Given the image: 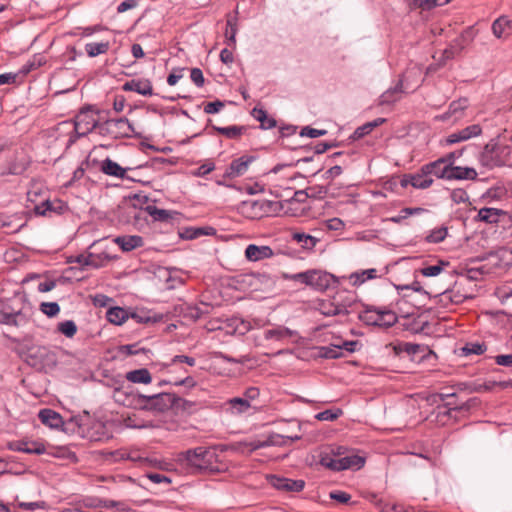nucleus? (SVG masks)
Returning a JSON list of instances; mask_svg holds the SVG:
<instances>
[{
    "label": "nucleus",
    "instance_id": "obj_1",
    "mask_svg": "<svg viewBox=\"0 0 512 512\" xmlns=\"http://www.w3.org/2000/svg\"><path fill=\"white\" fill-rule=\"evenodd\" d=\"M31 314V304L22 294L0 299V324L23 327L28 323Z\"/></svg>",
    "mask_w": 512,
    "mask_h": 512
},
{
    "label": "nucleus",
    "instance_id": "obj_2",
    "mask_svg": "<svg viewBox=\"0 0 512 512\" xmlns=\"http://www.w3.org/2000/svg\"><path fill=\"white\" fill-rule=\"evenodd\" d=\"M279 203L268 199H248L241 201L237 211L248 219H261L275 212Z\"/></svg>",
    "mask_w": 512,
    "mask_h": 512
},
{
    "label": "nucleus",
    "instance_id": "obj_3",
    "mask_svg": "<svg viewBox=\"0 0 512 512\" xmlns=\"http://www.w3.org/2000/svg\"><path fill=\"white\" fill-rule=\"evenodd\" d=\"M319 464L334 472H339L347 469L359 470L364 466L365 458L359 455L333 458L328 453H321Z\"/></svg>",
    "mask_w": 512,
    "mask_h": 512
},
{
    "label": "nucleus",
    "instance_id": "obj_4",
    "mask_svg": "<svg viewBox=\"0 0 512 512\" xmlns=\"http://www.w3.org/2000/svg\"><path fill=\"white\" fill-rule=\"evenodd\" d=\"M293 279L317 291H325L337 282L335 276L321 270H309L293 275Z\"/></svg>",
    "mask_w": 512,
    "mask_h": 512
},
{
    "label": "nucleus",
    "instance_id": "obj_5",
    "mask_svg": "<svg viewBox=\"0 0 512 512\" xmlns=\"http://www.w3.org/2000/svg\"><path fill=\"white\" fill-rule=\"evenodd\" d=\"M133 399H160V412H165L173 408L189 410L194 405L193 402L181 398L175 393L168 392H160L152 395L137 393L133 396Z\"/></svg>",
    "mask_w": 512,
    "mask_h": 512
},
{
    "label": "nucleus",
    "instance_id": "obj_6",
    "mask_svg": "<svg viewBox=\"0 0 512 512\" xmlns=\"http://www.w3.org/2000/svg\"><path fill=\"white\" fill-rule=\"evenodd\" d=\"M215 450H186L185 459L196 469L215 471L218 470V456Z\"/></svg>",
    "mask_w": 512,
    "mask_h": 512
},
{
    "label": "nucleus",
    "instance_id": "obj_7",
    "mask_svg": "<svg viewBox=\"0 0 512 512\" xmlns=\"http://www.w3.org/2000/svg\"><path fill=\"white\" fill-rule=\"evenodd\" d=\"M479 163L488 169L501 167L505 161L501 157V147L496 139H491L478 156Z\"/></svg>",
    "mask_w": 512,
    "mask_h": 512
},
{
    "label": "nucleus",
    "instance_id": "obj_8",
    "mask_svg": "<svg viewBox=\"0 0 512 512\" xmlns=\"http://www.w3.org/2000/svg\"><path fill=\"white\" fill-rule=\"evenodd\" d=\"M74 130H81L80 135H88L98 125V120L93 116V111L90 106L82 108L76 115L74 121Z\"/></svg>",
    "mask_w": 512,
    "mask_h": 512
},
{
    "label": "nucleus",
    "instance_id": "obj_9",
    "mask_svg": "<svg viewBox=\"0 0 512 512\" xmlns=\"http://www.w3.org/2000/svg\"><path fill=\"white\" fill-rule=\"evenodd\" d=\"M33 209L37 215L51 217L53 214H64L69 209V207L67 203L60 199L49 200L44 198L40 200L39 204H36Z\"/></svg>",
    "mask_w": 512,
    "mask_h": 512
},
{
    "label": "nucleus",
    "instance_id": "obj_10",
    "mask_svg": "<svg viewBox=\"0 0 512 512\" xmlns=\"http://www.w3.org/2000/svg\"><path fill=\"white\" fill-rule=\"evenodd\" d=\"M267 480L273 488L282 492H301L305 487V481L302 479H290L277 475H270L267 477Z\"/></svg>",
    "mask_w": 512,
    "mask_h": 512
},
{
    "label": "nucleus",
    "instance_id": "obj_11",
    "mask_svg": "<svg viewBox=\"0 0 512 512\" xmlns=\"http://www.w3.org/2000/svg\"><path fill=\"white\" fill-rule=\"evenodd\" d=\"M113 129V139L141 138L142 134L135 130L133 124L126 118L110 119Z\"/></svg>",
    "mask_w": 512,
    "mask_h": 512
},
{
    "label": "nucleus",
    "instance_id": "obj_12",
    "mask_svg": "<svg viewBox=\"0 0 512 512\" xmlns=\"http://www.w3.org/2000/svg\"><path fill=\"white\" fill-rule=\"evenodd\" d=\"M333 297L339 310V315H348L354 312L359 304L356 295L350 291H339Z\"/></svg>",
    "mask_w": 512,
    "mask_h": 512
},
{
    "label": "nucleus",
    "instance_id": "obj_13",
    "mask_svg": "<svg viewBox=\"0 0 512 512\" xmlns=\"http://www.w3.org/2000/svg\"><path fill=\"white\" fill-rule=\"evenodd\" d=\"M254 160L255 157L250 155H243L234 159L226 168L223 177L233 179L244 175L248 171L249 165Z\"/></svg>",
    "mask_w": 512,
    "mask_h": 512
},
{
    "label": "nucleus",
    "instance_id": "obj_14",
    "mask_svg": "<svg viewBox=\"0 0 512 512\" xmlns=\"http://www.w3.org/2000/svg\"><path fill=\"white\" fill-rule=\"evenodd\" d=\"M482 259L490 260L496 268L503 269L512 266V249L500 247L494 251H490Z\"/></svg>",
    "mask_w": 512,
    "mask_h": 512
},
{
    "label": "nucleus",
    "instance_id": "obj_15",
    "mask_svg": "<svg viewBox=\"0 0 512 512\" xmlns=\"http://www.w3.org/2000/svg\"><path fill=\"white\" fill-rule=\"evenodd\" d=\"M144 210L157 222L174 223L179 221L182 216L178 211L161 209L155 205H147Z\"/></svg>",
    "mask_w": 512,
    "mask_h": 512
},
{
    "label": "nucleus",
    "instance_id": "obj_16",
    "mask_svg": "<svg viewBox=\"0 0 512 512\" xmlns=\"http://www.w3.org/2000/svg\"><path fill=\"white\" fill-rule=\"evenodd\" d=\"M139 450H107V452L103 453V457L108 462H117L121 460H131V461H139V462H147L149 459L147 457H142L136 455Z\"/></svg>",
    "mask_w": 512,
    "mask_h": 512
},
{
    "label": "nucleus",
    "instance_id": "obj_17",
    "mask_svg": "<svg viewBox=\"0 0 512 512\" xmlns=\"http://www.w3.org/2000/svg\"><path fill=\"white\" fill-rule=\"evenodd\" d=\"M123 91H133L142 96H152L153 87L149 79L139 78L131 79L122 85Z\"/></svg>",
    "mask_w": 512,
    "mask_h": 512
},
{
    "label": "nucleus",
    "instance_id": "obj_18",
    "mask_svg": "<svg viewBox=\"0 0 512 512\" xmlns=\"http://www.w3.org/2000/svg\"><path fill=\"white\" fill-rule=\"evenodd\" d=\"M128 170H131V168H124L110 158H106L101 162V171L104 174L120 179L134 181V178L126 175Z\"/></svg>",
    "mask_w": 512,
    "mask_h": 512
},
{
    "label": "nucleus",
    "instance_id": "obj_19",
    "mask_svg": "<svg viewBox=\"0 0 512 512\" xmlns=\"http://www.w3.org/2000/svg\"><path fill=\"white\" fill-rule=\"evenodd\" d=\"M26 453H35L38 455L48 454L61 461V464L75 463L78 458L72 450H22Z\"/></svg>",
    "mask_w": 512,
    "mask_h": 512
},
{
    "label": "nucleus",
    "instance_id": "obj_20",
    "mask_svg": "<svg viewBox=\"0 0 512 512\" xmlns=\"http://www.w3.org/2000/svg\"><path fill=\"white\" fill-rule=\"evenodd\" d=\"M273 255L274 252L272 248L266 245L257 246L255 244H249L245 249L246 258L253 262L271 258Z\"/></svg>",
    "mask_w": 512,
    "mask_h": 512
},
{
    "label": "nucleus",
    "instance_id": "obj_21",
    "mask_svg": "<svg viewBox=\"0 0 512 512\" xmlns=\"http://www.w3.org/2000/svg\"><path fill=\"white\" fill-rule=\"evenodd\" d=\"M301 438L300 435H281L270 434L254 448H264L266 446H284Z\"/></svg>",
    "mask_w": 512,
    "mask_h": 512
},
{
    "label": "nucleus",
    "instance_id": "obj_22",
    "mask_svg": "<svg viewBox=\"0 0 512 512\" xmlns=\"http://www.w3.org/2000/svg\"><path fill=\"white\" fill-rule=\"evenodd\" d=\"M40 421L51 429H60L63 424V417L61 414L50 408H43L38 413Z\"/></svg>",
    "mask_w": 512,
    "mask_h": 512
},
{
    "label": "nucleus",
    "instance_id": "obj_23",
    "mask_svg": "<svg viewBox=\"0 0 512 512\" xmlns=\"http://www.w3.org/2000/svg\"><path fill=\"white\" fill-rule=\"evenodd\" d=\"M114 242L122 249L124 252H130L136 248L142 247L144 244V240L139 235H123L118 236L114 239Z\"/></svg>",
    "mask_w": 512,
    "mask_h": 512
},
{
    "label": "nucleus",
    "instance_id": "obj_24",
    "mask_svg": "<svg viewBox=\"0 0 512 512\" xmlns=\"http://www.w3.org/2000/svg\"><path fill=\"white\" fill-rule=\"evenodd\" d=\"M425 170H427L429 176L434 175L438 179L448 180L450 166H447L443 159L438 158L435 161L429 162L424 165Z\"/></svg>",
    "mask_w": 512,
    "mask_h": 512
},
{
    "label": "nucleus",
    "instance_id": "obj_25",
    "mask_svg": "<svg viewBox=\"0 0 512 512\" xmlns=\"http://www.w3.org/2000/svg\"><path fill=\"white\" fill-rule=\"evenodd\" d=\"M456 396V393H441L439 394V398L441 401L445 402L443 406H438L439 409H443V411H440V414L443 415H451L453 411H460V410H468L469 405L468 404H456L454 401H446L447 399L454 398Z\"/></svg>",
    "mask_w": 512,
    "mask_h": 512
},
{
    "label": "nucleus",
    "instance_id": "obj_26",
    "mask_svg": "<svg viewBox=\"0 0 512 512\" xmlns=\"http://www.w3.org/2000/svg\"><path fill=\"white\" fill-rule=\"evenodd\" d=\"M448 180H475L477 171L472 167L455 166L450 167Z\"/></svg>",
    "mask_w": 512,
    "mask_h": 512
},
{
    "label": "nucleus",
    "instance_id": "obj_27",
    "mask_svg": "<svg viewBox=\"0 0 512 512\" xmlns=\"http://www.w3.org/2000/svg\"><path fill=\"white\" fill-rule=\"evenodd\" d=\"M433 183V179L429 176L425 166L415 174H410V185L416 189H426Z\"/></svg>",
    "mask_w": 512,
    "mask_h": 512
},
{
    "label": "nucleus",
    "instance_id": "obj_28",
    "mask_svg": "<svg viewBox=\"0 0 512 512\" xmlns=\"http://www.w3.org/2000/svg\"><path fill=\"white\" fill-rule=\"evenodd\" d=\"M504 214L501 209L493 207H484L478 211L476 220L487 224H496L499 221V216Z\"/></svg>",
    "mask_w": 512,
    "mask_h": 512
},
{
    "label": "nucleus",
    "instance_id": "obj_29",
    "mask_svg": "<svg viewBox=\"0 0 512 512\" xmlns=\"http://www.w3.org/2000/svg\"><path fill=\"white\" fill-rule=\"evenodd\" d=\"M295 330H291L288 327L278 326L273 329H268L264 332V338L266 340L282 341L287 338H291L296 335Z\"/></svg>",
    "mask_w": 512,
    "mask_h": 512
},
{
    "label": "nucleus",
    "instance_id": "obj_30",
    "mask_svg": "<svg viewBox=\"0 0 512 512\" xmlns=\"http://www.w3.org/2000/svg\"><path fill=\"white\" fill-rule=\"evenodd\" d=\"M217 230L212 226H205V227H189L184 229L183 232L180 233V237L182 239L186 240H192L195 239L201 235H207V236H214L216 235Z\"/></svg>",
    "mask_w": 512,
    "mask_h": 512
},
{
    "label": "nucleus",
    "instance_id": "obj_31",
    "mask_svg": "<svg viewBox=\"0 0 512 512\" xmlns=\"http://www.w3.org/2000/svg\"><path fill=\"white\" fill-rule=\"evenodd\" d=\"M60 430L67 435L84 437V429L80 425L79 419L76 417H70L67 420L63 419Z\"/></svg>",
    "mask_w": 512,
    "mask_h": 512
},
{
    "label": "nucleus",
    "instance_id": "obj_32",
    "mask_svg": "<svg viewBox=\"0 0 512 512\" xmlns=\"http://www.w3.org/2000/svg\"><path fill=\"white\" fill-rule=\"evenodd\" d=\"M385 122H386V119L381 118V117L376 118L373 121L367 122V123L357 127L355 129V131L353 132V134L351 135V138L353 140L361 139L364 136L370 134L374 128L382 125Z\"/></svg>",
    "mask_w": 512,
    "mask_h": 512
},
{
    "label": "nucleus",
    "instance_id": "obj_33",
    "mask_svg": "<svg viewBox=\"0 0 512 512\" xmlns=\"http://www.w3.org/2000/svg\"><path fill=\"white\" fill-rule=\"evenodd\" d=\"M378 277V271L375 268L353 272L349 279L354 286H360L367 280L376 279Z\"/></svg>",
    "mask_w": 512,
    "mask_h": 512
},
{
    "label": "nucleus",
    "instance_id": "obj_34",
    "mask_svg": "<svg viewBox=\"0 0 512 512\" xmlns=\"http://www.w3.org/2000/svg\"><path fill=\"white\" fill-rule=\"evenodd\" d=\"M126 379L132 383L149 384L152 376L147 368H140L127 372Z\"/></svg>",
    "mask_w": 512,
    "mask_h": 512
},
{
    "label": "nucleus",
    "instance_id": "obj_35",
    "mask_svg": "<svg viewBox=\"0 0 512 512\" xmlns=\"http://www.w3.org/2000/svg\"><path fill=\"white\" fill-rule=\"evenodd\" d=\"M106 318L112 324L121 325L129 318V312L119 306L111 307L107 310Z\"/></svg>",
    "mask_w": 512,
    "mask_h": 512
},
{
    "label": "nucleus",
    "instance_id": "obj_36",
    "mask_svg": "<svg viewBox=\"0 0 512 512\" xmlns=\"http://www.w3.org/2000/svg\"><path fill=\"white\" fill-rule=\"evenodd\" d=\"M317 310L326 317L339 316V310L337 309L334 297L319 300Z\"/></svg>",
    "mask_w": 512,
    "mask_h": 512
},
{
    "label": "nucleus",
    "instance_id": "obj_37",
    "mask_svg": "<svg viewBox=\"0 0 512 512\" xmlns=\"http://www.w3.org/2000/svg\"><path fill=\"white\" fill-rule=\"evenodd\" d=\"M318 355L324 359H337L344 356L342 348L337 344H330L318 348Z\"/></svg>",
    "mask_w": 512,
    "mask_h": 512
},
{
    "label": "nucleus",
    "instance_id": "obj_38",
    "mask_svg": "<svg viewBox=\"0 0 512 512\" xmlns=\"http://www.w3.org/2000/svg\"><path fill=\"white\" fill-rule=\"evenodd\" d=\"M426 212V209L421 207H405L400 210L399 214L388 218V220L395 224H400L402 221L407 219L409 216L420 215Z\"/></svg>",
    "mask_w": 512,
    "mask_h": 512
},
{
    "label": "nucleus",
    "instance_id": "obj_39",
    "mask_svg": "<svg viewBox=\"0 0 512 512\" xmlns=\"http://www.w3.org/2000/svg\"><path fill=\"white\" fill-rule=\"evenodd\" d=\"M376 326L389 328L395 325L398 321L397 315L391 310L379 311Z\"/></svg>",
    "mask_w": 512,
    "mask_h": 512
},
{
    "label": "nucleus",
    "instance_id": "obj_40",
    "mask_svg": "<svg viewBox=\"0 0 512 512\" xmlns=\"http://www.w3.org/2000/svg\"><path fill=\"white\" fill-rule=\"evenodd\" d=\"M129 318L135 320L136 323L147 324L160 321L162 316L157 314L151 316L149 311L141 310L129 313Z\"/></svg>",
    "mask_w": 512,
    "mask_h": 512
},
{
    "label": "nucleus",
    "instance_id": "obj_41",
    "mask_svg": "<svg viewBox=\"0 0 512 512\" xmlns=\"http://www.w3.org/2000/svg\"><path fill=\"white\" fill-rule=\"evenodd\" d=\"M110 48V43L105 42H90L85 45V51L91 58L96 57L100 54L106 53Z\"/></svg>",
    "mask_w": 512,
    "mask_h": 512
},
{
    "label": "nucleus",
    "instance_id": "obj_42",
    "mask_svg": "<svg viewBox=\"0 0 512 512\" xmlns=\"http://www.w3.org/2000/svg\"><path fill=\"white\" fill-rule=\"evenodd\" d=\"M292 238L296 242L300 243L304 249H313L319 242L318 238L301 232L293 233Z\"/></svg>",
    "mask_w": 512,
    "mask_h": 512
},
{
    "label": "nucleus",
    "instance_id": "obj_43",
    "mask_svg": "<svg viewBox=\"0 0 512 512\" xmlns=\"http://www.w3.org/2000/svg\"><path fill=\"white\" fill-rule=\"evenodd\" d=\"M328 189L324 186L315 185L307 188V190H298L295 195H305V197L313 199H323L327 194Z\"/></svg>",
    "mask_w": 512,
    "mask_h": 512
},
{
    "label": "nucleus",
    "instance_id": "obj_44",
    "mask_svg": "<svg viewBox=\"0 0 512 512\" xmlns=\"http://www.w3.org/2000/svg\"><path fill=\"white\" fill-rule=\"evenodd\" d=\"M448 235V228L446 226H441L438 228L432 229L425 237V241L427 243H441L445 240Z\"/></svg>",
    "mask_w": 512,
    "mask_h": 512
},
{
    "label": "nucleus",
    "instance_id": "obj_45",
    "mask_svg": "<svg viewBox=\"0 0 512 512\" xmlns=\"http://www.w3.org/2000/svg\"><path fill=\"white\" fill-rule=\"evenodd\" d=\"M467 106H468V101L466 98H461V99L452 101L448 107V111L446 113H444L441 116V118L443 120H446L452 115L463 112L467 108Z\"/></svg>",
    "mask_w": 512,
    "mask_h": 512
},
{
    "label": "nucleus",
    "instance_id": "obj_46",
    "mask_svg": "<svg viewBox=\"0 0 512 512\" xmlns=\"http://www.w3.org/2000/svg\"><path fill=\"white\" fill-rule=\"evenodd\" d=\"M213 129L218 132L219 134H222L226 136L229 139H235L239 137L244 131V126H238V125H232L227 127H219V126H213Z\"/></svg>",
    "mask_w": 512,
    "mask_h": 512
},
{
    "label": "nucleus",
    "instance_id": "obj_47",
    "mask_svg": "<svg viewBox=\"0 0 512 512\" xmlns=\"http://www.w3.org/2000/svg\"><path fill=\"white\" fill-rule=\"evenodd\" d=\"M487 350L485 343L468 342L461 348V354L468 355H481Z\"/></svg>",
    "mask_w": 512,
    "mask_h": 512
},
{
    "label": "nucleus",
    "instance_id": "obj_48",
    "mask_svg": "<svg viewBox=\"0 0 512 512\" xmlns=\"http://www.w3.org/2000/svg\"><path fill=\"white\" fill-rule=\"evenodd\" d=\"M448 265H449V262L444 261V260H439L438 264H436V265L421 268L420 273L424 277H436L443 271L444 267H446Z\"/></svg>",
    "mask_w": 512,
    "mask_h": 512
},
{
    "label": "nucleus",
    "instance_id": "obj_49",
    "mask_svg": "<svg viewBox=\"0 0 512 512\" xmlns=\"http://www.w3.org/2000/svg\"><path fill=\"white\" fill-rule=\"evenodd\" d=\"M231 409L237 414H242L248 411L251 407L250 403L247 402L243 397H234L228 401Z\"/></svg>",
    "mask_w": 512,
    "mask_h": 512
},
{
    "label": "nucleus",
    "instance_id": "obj_50",
    "mask_svg": "<svg viewBox=\"0 0 512 512\" xmlns=\"http://www.w3.org/2000/svg\"><path fill=\"white\" fill-rule=\"evenodd\" d=\"M461 140L466 141L473 137H477L482 133V127L479 124H472L458 131Z\"/></svg>",
    "mask_w": 512,
    "mask_h": 512
},
{
    "label": "nucleus",
    "instance_id": "obj_51",
    "mask_svg": "<svg viewBox=\"0 0 512 512\" xmlns=\"http://www.w3.org/2000/svg\"><path fill=\"white\" fill-rule=\"evenodd\" d=\"M140 409L152 412H160V399H134Z\"/></svg>",
    "mask_w": 512,
    "mask_h": 512
},
{
    "label": "nucleus",
    "instance_id": "obj_52",
    "mask_svg": "<svg viewBox=\"0 0 512 512\" xmlns=\"http://www.w3.org/2000/svg\"><path fill=\"white\" fill-rule=\"evenodd\" d=\"M69 262H77L82 266H91L95 269H98L103 266V263H94V254L89 253L88 255H78L75 258H70Z\"/></svg>",
    "mask_w": 512,
    "mask_h": 512
},
{
    "label": "nucleus",
    "instance_id": "obj_53",
    "mask_svg": "<svg viewBox=\"0 0 512 512\" xmlns=\"http://www.w3.org/2000/svg\"><path fill=\"white\" fill-rule=\"evenodd\" d=\"M330 168L322 174V178L325 180L334 179L340 176L343 172V167L348 166L346 160L342 161L341 164H330Z\"/></svg>",
    "mask_w": 512,
    "mask_h": 512
},
{
    "label": "nucleus",
    "instance_id": "obj_54",
    "mask_svg": "<svg viewBox=\"0 0 512 512\" xmlns=\"http://www.w3.org/2000/svg\"><path fill=\"white\" fill-rule=\"evenodd\" d=\"M508 25H509V20L506 17L501 16V17L497 18L492 23V27H491L493 35L498 39L501 38Z\"/></svg>",
    "mask_w": 512,
    "mask_h": 512
},
{
    "label": "nucleus",
    "instance_id": "obj_55",
    "mask_svg": "<svg viewBox=\"0 0 512 512\" xmlns=\"http://www.w3.org/2000/svg\"><path fill=\"white\" fill-rule=\"evenodd\" d=\"M343 414L340 408L327 409L315 415L319 421H334Z\"/></svg>",
    "mask_w": 512,
    "mask_h": 512
},
{
    "label": "nucleus",
    "instance_id": "obj_56",
    "mask_svg": "<svg viewBox=\"0 0 512 512\" xmlns=\"http://www.w3.org/2000/svg\"><path fill=\"white\" fill-rule=\"evenodd\" d=\"M402 91V84L399 83L394 88H390L386 90L384 93L380 96V104H391L394 103L397 99L395 97L396 93H399Z\"/></svg>",
    "mask_w": 512,
    "mask_h": 512
},
{
    "label": "nucleus",
    "instance_id": "obj_57",
    "mask_svg": "<svg viewBox=\"0 0 512 512\" xmlns=\"http://www.w3.org/2000/svg\"><path fill=\"white\" fill-rule=\"evenodd\" d=\"M58 331L67 338H72L77 332V325L73 320H65L58 324Z\"/></svg>",
    "mask_w": 512,
    "mask_h": 512
},
{
    "label": "nucleus",
    "instance_id": "obj_58",
    "mask_svg": "<svg viewBox=\"0 0 512 512\" xmlns=\"http://www.w3.org/2000/svg\"><path fill=\"white\" fill-rule=\"evenodd\" d=\"M183 316L193 321H197L204 315V311L197 305H187L183 310Z\"/></svg>",
    "mask_w": 512,
    "mask_h": 512
},
{
    "label": "nucleus",
    "instance_id": "obj_59",
    "mask_svg": "<svg viewBox=\"0 0 512 512\" xmlns=\"http://www.w3.org/2000/svg\"><path fill=\"white\" fill-rule=\"evenodd\" d=\"M40 310L48 317H54L60 312V306L57 302H42Z\"/></svg>",
    "mask_w": 512,
    "mask_h": 512
},
{
    "label": "nucleus",
    "instance_id": "obj_60",
    "mask_svg": "<svg viewBox=\"0 0 512 512\" xmlns=\"http://www.w3.org/2000/svg\"><path fill=\"white\" fill-rule=\"evenodd\" d=\"M378 312L379 311L367 309L363 312H360L358 315V318L367 325L376 326V323H377L376 316H378Z\"/></svg>",
    "mask_w": 512,
    "mask_h": 512
},
{
    "label": "nucleus",
    "instance_id": "obj_61",
    "mask_svg": "<svg viewBox=\"0 0 512 512\" xmlns=\"http://www.w3.org/2000/svg\"><path fill=\"white\" fill-rule=\"evenodd\" d=\"M374 498H376V496H374ZM375 505L379 507L382 512H404L401 505L389 504L381 499H375Z\"/></svg>",
    "mask_w": 512,
    "mask_h": 512
},
{
    "label": "nucleus",
    "instance_id": "obj_62",
    "mask_svg": "<svg viewBox=\"0 0 512 512\" xmlns=\"http://www.w3.org/2000/svg\"><path fill=\"white\" fill-rule=\"evenodd\" d=\"M327 134L325 129H316L310 126H305L300 130L299 135L301 137L318 138Z\"/></svg>",
    "mask_w": 512,
    "mask_h": 512
},
{
    "label": "nucleus",
    "instance_id": "obj_63",
    "mask_svg": "<svg viewBox=\"0 0 512 512\" xmlns=\"http://www.w3.org/2000/svg\"><path fill=\"white\" fill-rule=\"evenodd\" d=\"M349 158H350L349 153L339 151V152H335L331 155H328L325 160V163L326 164H341V162L344 160H346L349 163Z\"/></svg>",
    "mask_w": 512,
    "mask_h": 512
},
{
    "label": "nucleus",
    "instance_id": "obj_64",
    "mask_svg": "<svg viewBox=\"0 0 512 512\" xmlns=\"http://www.w3.org/2000/svg\"><path fill=\"white\" fill-rule=\"evenodd\" d=\"M451 200L455 203V204H460V203H465L469 200V196L467 194V192L463 189H454L452 192H451Z\"/></svg>",
    "mask_w": 512,
    "mask_h": 512
}]
</instances>
